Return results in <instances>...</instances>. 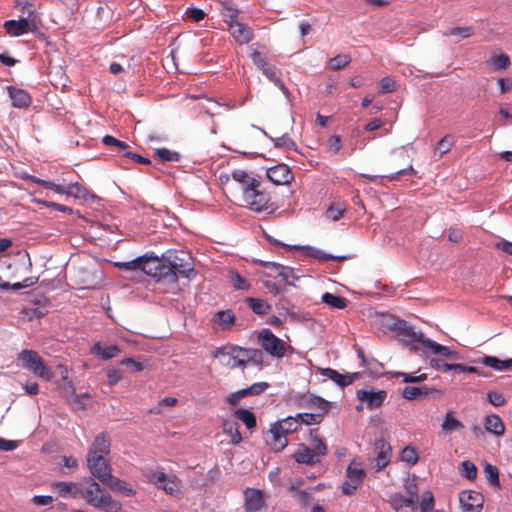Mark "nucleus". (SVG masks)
<instances>
[{"label": "nucleus", "mask_w": 512, "mask_h": 512, "mask_svg": "<svg viewBox=\"0 0 512 512\" xmlns=\"http://www.w3.org/2000/svg\"><path fill=\"white\" fill-rule=\"evenodd\" d=\"M262 73L271 81L274 83L275 86H277L282 92L284 95L288 96L289 95V90L288 88L285 86V84L277 77L276 75V71L273 67H266L265 69L262 70Z\"/></svg>", "instance_id": "nucleus-44"}, {"label": "nucleus", "mask_w": 512, "mask_h": 512, "mask_svg": "<svg viewBox=\"0 0 512 512\" xmlns=\"http://www.w3.org/2000/svg\"><path fill=\"white\" fill-rule=\"evenodd\" d=\"M488 401L496 407H500L506 402L503 394L496 391H490L488 393Z\"/></svg>", "instance_id": "nucleus-61"}, {"label": "nucleus", "mask_w": 512, "mask_h": 512, "mask_svg": "<svg viewBox=\"0 0 512 512\" xmlns=\"http://www.w3.org/2000/svg\"><path fill=\"white\" fill-rule=\"evenodd\" d=\"M26 12L27 18L19 17L18 20H8L4 22L3 27L8 34L17 37L38 30L39 16L34 5H28Z\"/></svg>", "instance_id": "nucleus-7"}, {"label": "nucleus", "mask_w": 512, "mask_h": 512, "mask_svg": "<svg viewBox=\"0 0 512 512\" xmlns=\"http://www.w3.org/2000/svg\"><path fill=\"white\" fill-rule=\"evenodd\" d=\"M236 317L231 309L220 310L214 314L212 322L220 330H227L235 323Z\"/></svg>", "instance_id": "nucleus-24"}, {"label": "nucleus", "mask_w": 512, "mask_h": 512, "mask_svg": "<svg viewBox=\"0 0 512 512\" xmlns=\"http://www.w3.org/2000/svg\"><path fill=\"white\" fill-rule=\"evenodd\" d=\"M144 479L164 490L167 494L180 498L182 496V483L175 475H166L164 472L145 469L142 472Z\"/></svg>", "instance_id": "nucleus-3"}, {"label": "nucleus", "mask_w": 512, "mask_h": 512, "mask_svg": "<svg viewBox=\"0 0 512 512\" xmlns=\"http://www.w3.org/2000/svg\"><path fill=\"white\" fill-rule=\"evenodd\" d=\"M228 31L235 39V41L240 44H247L253 39V31L246 24L240 23L238 21L229 22Z\"/></svg>", "instance_id": "nucleus-17"}, {"label": "nucleus", "mask_w": 512, "mask_h": 512, "mask_svg": "<svg viewBox=\"0 0 512 512\" xmlns=\"http://www.w3.org/2000/svg\"><path fill=\"white\" fill-rule=\"evenodd\" d=\"M267 177L276 185L289 184L293 180V174L286 164H278L269 168Z\"/></svg>", "instance_id": "nucleus-16"}, {"label": "nucleus", "mask_w": 512, "mask_h": 512, "mask_svg": "<svg viewBox=\"0 0 512 512\" xmlns=\"http://www.w3.org/2000/svg\"><path fill=\"white\" fill-rule=\"evenodd\" d=\"M346 476L352 483L360 485L366 476V472L361 464L354 459L347 467Z\"/></svg>", "instance_id": "nucleus-28"}, {"label": "nucleus", "mask_w": 512, "mask_h": 512, "mask_svg": "<svg viewBox=\"0 0 512 512\" xmlns=\"http://www.w3.org/2000/svg\"><path fill=\"white\" fill-rule=\"evenodd\" d=\"M220 11L224 17V21L229 25V22H235L239 14L238 8L232 0H223L220 3Z\"/></svg>", "instance_id": "nucleus-34"}, {"label": "nucleus", "mask_w": 512, "mask_h": 512, "mask_svg": "<svg viewBox=\"0 0 512 512\" xmlns=\"http://www.w3.org/2000/svg\"><path fill=\"white\" fill-rule=\"evenodd\" d=\"M485 429L497 436H501L505 432V426L498 415L492 414L485 418L484 423Z\"/></svg>", "instance_id": "nucleus-32"}, {"label": "nucleus", "mask_w": 512, "mask_h": 512, "mask_svg": "<svg viewBox=\"0 0 512 512\" xmlns=\"http://www.w3.org/2000/svg\"><path fill=\"white\" fill-rule=\"evenodd\" d=\"M276 424L285 434H289L297 431L301 425V422L298 420V417L296 415L294 417L289 416L277 422Z\"/></svg>", "instance_id": "nucleus-40"}, {"label": "nucleus", "mask_w": 512, "mask_h": 512, "mask_svg": "<svg viewBox=\"0 0 512 512\" xmlns=\"http://www.w3.org/2000/svg\"><path fill=\"white\" fill-rule=\"evenodd\" d=\"M86 190L79 183H70L65 187V194L68 196H73L75 198H83L85 196Z\"/></svg>", "instance_id": "nucleus-58"}, {"label": "nucleus", "mask_w": 512, "mask_h": 512, "mask_svg": "<svg viewBox=\"0 0 512 512\" xmlns=\"http://www.w3.org/2000/svg\"><path fill=\"white\" fill-rule=\"evenodd\" d=\"M116 266L123 270H141L157 280H166L169 283H176L178 280L171 267H166L164 259L156 256L143 255L132 261L117 262Z\"/></svg>", "instance_id": "nucleus-1"}, {"label": "nucleus", "mask_w": 512, "mask_h": 512, "mask_svg": "<svg viewBox=\"0 0 512 512\" xmlns=\"http://www.w3.org/2000/svg\"><path fill=\"white\" fill-rule=\"evenodd\" d=\"M223 431L230 436L232 444L237 445L242 441L241 433L239 432L238 424L234 420L226 419L223 422Z\"/></svg>", "instance_id": "nucleus-35"}, {"label": "nucleus", "mask_w": 512, "mask_h": 512, "mask_svg": "<svg viewBox=\"0 0 512 512\" xmlns=\"http://www.w3.org/2000/svg\"><path fill=\"white\" fill-rule=\"evenodd\" d=\"M186 15L188 18L192 19L195 22H199L204 19L205 13L202 9L199 8H188L186 11Z\"/></svg>", "instance_id": "nucleus-64"}, {"label": "nucleus", "mask_w": 512, "mask_h": 512, "mask_svg": "<svg viewBox=\"0 0 512 512\" xmlns=\"http://www.w3.org/2000/svg\"><path fill=\"white\" fill-rule=\"evenodd\" d=\"M383 324L394 331L401 341L407 344L420 343L423 344L424 334L420 331H416L412 325L405 320L399 319L394 316H387L384 318Z\"/></svg>", "instance_id": "nucleus-5"}, {"label": "nucleus", "mask_w": 512, "mask_h": 512, "mask_svg": "<svg viewBox=\"0 0 512 512\" xmlns=\"http://www.w3.org/2000/svg\"><path fill=\"white\" fill-rule=\"evenodd\" d=\"M489 63L495 71L504 70L510 65V58L507 54L501 53L491 57Z\"/></svg>", "instance_id": "nucleus-49"}, {"label": "nucleus", "mask_w": 512, "mask_h": 512, "mask_svg": "<svg viewBox=\"0 0 512 512\" xmlns=\"http://www.w3.org/2000/svg\"><path fill=\"white\" fill-rule=\"evenodd\" d=\"M92 352L100 356L102 359L108 360L113 357H116L121 352V350L117 345L103 346L101 345V343L98 342L93 346Z\"/></svg>", "instance_id": "nucleus-33"}, {"label": "nucleus", "mask_w": 512, "mask_h": 512, "mask_svg": "<svg viewBox=\"0 0 512 512\" xmlns=\"http://www.w3.org/2000/svg\"><path fill=\"white\" fill-rule=\"evenodd\" d=\"M377 455L374 459V468L377 471L385 468L391 459V446L388 442L380 440L376 444Z\"/></svg>", "instance_id": "nucleus-21"}, {"label": "nucleus", "mask_w": 512, "mask_h": 512, "mask_svg": "<svg viewBox=\"0 0 512 512\" xmlns=\"http://www.w3.org/2000/svg\"><path fill=\"white\" fill-rule=\"evenodd\" d=\"M294 249H303L305 250V254L313 257L315 259L321 260V261H329V260H344L346 259V256H334L328 253H325L324 251L311 247V246H293Z\"/></svg>", "instance_id": "nucleus-29"}, {"label": "nucleus", "mask_w": 512, "mask_h": 512, "mask_svg": "<svg viewBox=\"0 0 512 512\" xmlns=\"http://www.w3.org/2000/svg\"><path fill=\"white\" fill-rule=\"evenodd\" d=\"M270 139L277 148L297 150L296 143L287 134H283L275 138L270 137Z\"/></svg>", "instance_id": "nucleus-50"}, {"label": "nucleus", "mask_w": 512, "mask_h": 512, "mask_svg": "<svg viewBox=\"0 0 512 512\" xmlns=\"http://www.w3.org/2000/svg\"><path fill=\"white\" fill-rule=\"evenodd\" d=\"M86 460L90 474L100 482L111 473V466L107 457L87 455Z\"/></svg>", "instance_id": "nucleus-13"}, {"label": "nucleus", "mask_w": 512, "mask_h": 512, "mask_svg": "<svg viewBox=\"0 0 512 512\" xmlns=\"http://www.w3.org/2000/svg\"><path fill=\"white\" fill-rule=\"evenodd\" d=\"M17 359L21 362L24 369L29 370L34 375L46 381H50L53 378V372L45 365L43 359L36 351L28 349L22 350L18 354Z\"/></svg>", "instance_id": "nucleus-8"}, {"label": "nucleus", "mask_w": 512, "mask_h": 512, "mask_svg": "<svg viewBox=\"0 0 512 512\" xmlns=\"http://www.w3.org/2000/svg\"><path fill=\"white\" fill-rule=\"evenodd\" d=\"M309 441L312 446V450L317 452L321 457L325 456L327 454V446L323 442V440L318 436L316 431L311 430L309 434Z\"/></svg>", "instance_id": "nucleus-43"}, {"label": "nucleus", "mask_w": 512, "mask_h": 512, "mask_svg": "<svg viewBox=\"0 0 512 512\" xmlns=\"http://www.w3.org/2000/svg\"><path fill=\"white\" fill-rule=\"evenodd\" d=\"M454 143L455 141L453 136L446 135L445 137H443L437 144V150L439 151L440 155L449 152Z\"/></svg>", "instance_id": "nucleus-60"}, {"label": "nucleus", "mask_w": 512, "mask_h": 512, "mask_svg": "<svg viewBox=\"0 0 512 512\" xmlns=\"http://www.w3.org/2000/svg\"><path fill=\"white\" fill-rule=\"evenodd\" d=\"M321 375L335 382L340 387H346L353 383L354 379L359 376V373L341 374L332 368H321Z\"/></svg>", "instance_id": "nucleus-20"}, {"label": "nucleus", "mask_w": 512, "mask_h": 512, "mask_svg": "<svg viewBox=\"0 0 512 512\" xmlns=\"http://www.w3.org/2000/svg\"><path fill=\"white\" fill-rule=\"evenodd\" d=\"M213 357L218 359L219 363L230 369H244V358L242 357V347L227 345L217 348L213 352Z\"/></svg>", "instance_id": "nucleus-9"}, {"label": "nucleus", "mask_w": 512, "mask_h": 512, "mask_svg": "<svg viewBox=\"0 0 512 512\" xmlns=\"http://www.w3.org/2000/svg\"><path fill=\"white\" fill-rule=\"evenodd\" d=\"M460 473L463 477L473 480L477 475V467L471 461H463L461 463Z\"/></svg>", "instance_id": "nucleus-56"}, {"label": "nucleus", "mask_w": 512, "mask_h": 512, "mask_svg": "<svg viewBox=\"0 0 512 512\" xmlns=\"http://www.w3.org/2000/svg\"><path fill=\"white\" fill-rule=\"evenodd\" d=\"M474 363H480L490 367L496 371H504L512 369V359L501 360L494 356H483L482 358L474 360Z\"/></svg>", "instance_id": "nucleus-26"}, {"label": "nucleus", "mask_w": 512, "mask_h": 512, "mask_svg": "<svg viewBox=\"0 0 512 512\" xmlns=\"http://www.w3.org/2000/svg\"><path fill=\"white\" fill-rule=\"evenodd\" d=\"M53 489L57 491L59 496L61 497H77L81 496V489L82 486H80L78 483L74 482H55L53 483Z\"/></svg>", "instance_id": "nucleus-27"}, {"label": "nucleus", "mask_w": 512, "mask_h": 512, "mask_svg": "<svg viewBox=\"0 0 512 512\" xmlns=\"http://www.w3.org/2000/svg\"><path fill=\"white\" fill-rule=\"evenodd\" d=\"M111 450V438L106 432L97 434L88 450V456L107 457Z\"/></svg>", "instance_id": "nucleus-15"}, {"label": "nucleus", "mask_w": 512, "mask_h": 512, "mask_svg": "<svg viewBox=\"0 0 512 512\" xmlns=\"http://www.w3.org/2000/svg\"><path fill=\"white\" fill-rule=\"evenodd\" d=\"M7 89L14 107L25 108L31 104V96L25 90L13 86H8Z\"/></svg>", "instance_id": "nucleus-25"}, {"label": "nucleus", "mask_w": 512, "mask_h": 512, "mask_svg": "<svg viewBox=\"0 0 512 512\" xmlns=\"http://www.w3.org/2000/svg\"><path fill=\"white\" fill-rule=\"evenodd\" d=\"M459 501L463 512H481L484 500L481 493L467 490L459 494Z\"/></svg>", "instance_id": "nucleus-14"}, {"label": "nucleus", "mask_w": 512, "mask_h": 512, "mask_svg": "<svg viewBox=\"0 0 512 512\" xmlns=\"http://www.w3.org/2000/svg\"><path fill=\"white\" fill-rule=\"evenodd\" d=\"M484 473L487 481L493 486H499V471L496 466L486 464L484 467Z\"/></svg>", "instance_id": "nucleus-55"}, {"label": "nucleus", "mask_w": 512, "mask_h": 512, "mask_svg": "<svg viewBox=\"0 0 512 512\" xmlns=\"http://www.w3.org/2000/svg\"><path fill=\"white\" fill-rule=\"evenodd\" d=\"M231 177L236 182L242 184V192L247 188L254 187L259 184V181L251 177L247 172L243 170H235L231 173Z\"/></svg>", "instance_id": "nucleus-36"}, {"label": "nucleus", "mask_w": 512, "mask_h": 512, "mask_svg": "<svg viewBox=\"0 0 512 512\" xmlns=\"http://www.w3.org/2000/svg\"><path fill=\"white\" fill-rule=\"evenodd\" d=\"M166 267H171L172 273L192 279L196 276L193 268L192 257L185 251H167L163 256Z\"/></svg>", "instance_id": "nucleus-4"}, {"label": "nucleus", "mask_w": 512, "mask_h": 512, "mask_svg": "<svg viewBox=\"0 0 512 512\" xmlns=\"http://www.w3.org/2000/svg\"><path fill=\"white\" fill-rule=\"evenodd\" d=\"M260 183L243 191V200L246 207L254 212L271 214L275 207L271 203L270 194L260 189Z\"/></svg>", "instance_id": "nucleus-6"}, {"label": "nucleus", "mask_w": 512, "mask_h": 512, "mask_svg": "<svg viewBox=\"0 0 512 512\" xmlns=\"http://www.w3.org/2000/svg\"><path fill=\"white\" fill-rule=\"evenodd\" d=\"M242 357L244 358L245 368L248 362L260 363L262 359V352L258 349L242 348Z\"/></svg>", "instance_id": "nucleus-53"}, {"label": "nucleus", "mask_w": 512, "mask_h": 512, "mask_svg": "<svg viewBox=\"0 0 512 512\" xmlns=\"http://www.w3.org/2000/svg\"><path fill=\"white\" fill-rule=\"evenodd\" d=\"M463 427V424L458 419L453 417L451 412L446 413L444 421L441 425V428L445 433H451L453 431L460 430Z\"/></svg>", "instance_id": "nucleus-42"}, {"label": "nucleus", "mask_w": 512, "mask_h": 512, "mask_svg": "<svg viewBox=\"0 0 512 512\" xmlns=\"http://www.w3.org/2000/svg\"><path fill=\"white\" fill-rule=\"evenodd\" d=\"M322 301L328 306L336 309L346 308L348 302L347 299L329 292L322 295Z\"/></svg>", "instance_id": "nucleus-41"}, {"label": "nucleus", "mask_w": 512, "mask_h": 512, "mask_svg": "<svg viewBox=\"0 0 512 512\" xmlns=\"http://www.w3.org/2000/svg\"><path fill=\"white\" fill-rule=\"evenodd\" d=\"M434 510V496L431 491H426L420 502V512H429Z\"/></svg>", "instance_id": "nucleus-59"}, {"label": "nucleus", "mask_w": 512, "mask_h": 512, "mask_svg": "<svg viewBox=\"0 0 512 512\" xmlns=\"http://www.w3.org/2000/svg\"><path fill=\"white\" fill-rule=\"evenodd\" d=\"M245 512H261L267 509L265 496L262 490L246 488L243 492Z\"/></svg>", "instance_id": "nucleus-11"}, {"label": "nucleus", "mask_w": 512, "mask_h": 512, "mask_svg": "<svg viewBox=\"0 0 512 512\" xmlns=\"http://www.w3.org/2000/svg\"><path fill=\"white\" fill-rule=\"evenodd\" d=\"M86 483L87 486L81 489V497L87 504L105 512H120L122 510L121 503L114 500L93 478H89Z\"/></svg>", "instance_id": "nucleus-2"}, {"label": "nucleus", "mask_w": 512, "mask_h": 512, "mask_svg": "<svg viewBox=\"0 0 512 512\" xmlns=\"http://www.w3.org/2000/svg\"><path fill=\"white\" fill-rule=\"evenodd\" d=\"M246 303L257 315H266L269 313L271 306L262 299L249 297Z\"/></svg>", "instance_id": "nucleus-39"}, {"label": "nucleus", "mask_w": 512, "mask_h": 512, "mask_svg": "<svg viewBox=\"0 0 512 512\" xmlns=\"http://www.w3.org/2000/svg\"><path fill=\"white\" fill-rule=\"evenodd\" d=\"M268 386L267 382H257L247 388L241 389V394L243 397L260 395Z\"/></svg>", "instance_id": "nucleus-51"}, {"label": "nucleus", "mask_w": 512, "mask_h": 512, "mask_svg": "<svg viewBox=\"0 0 512 512\" xmlns=\"http://www.w3.org/2000/svg\"><path fill=\"white\" fill-rule=\"evenodd\" d=\"M261 265L281 277L289 285H294L290 280H298L299 275L296 274L295 270L291 267L284 266L275 262H261Z\"/></svg>", "instance_id": "nucleus-18"}, {"label": "nucleus", "mask_w": 512, "mask_h": 512, "mask_svg": "<svg viewBox=\"0 0 512 512\" xmlns=\"http://www.w3.org/2000/svg\"><path fill=\"white\" fill-rule=\"evenodd\" d=\"M295 461L299 464L314 465L321 461V456L310 447L301 445L293 455Z\"/></svg>", "instance_id": "nucleus-23"}, {"label": "nucleus", "mask_w": 512, "mask_h": 512, "mask_svg": "<svg viewBox=\"0 0 512 512\" xmlns=\"http://www.w3.org/2000/svg\"><path fill=\"white\" fill-rule=\"evenodd\" d=\"M230 283L237 290H248L250 288V283L235 271L230 273Z\"/></svg>", "instance_id": "nucleus-54"}, {"label": "nucleus", "mask_w": 512, "mask_h": 512, "mask_svg": "<svg viewBox=\"0 0 512 512\" xmlns=\"http://www.w3.org/2000/svg\"><path fill=\"white\" fill-rule=\"evenodd\" d=\"M474 33V30L470 26L466 27H453L450 28L448 31L444 32L445 36H455L457 37V41L460 39H465L470 36H472Z\"/></svg>", "instance_id": "nucleus-47"}, {"label": "nucleus", "mask_w": 512, "mask_h": 512, "mask_svg": "<svg viewBox=\"0 0 512 512\" xmlns=\"http://www.w3.org/2000/svg\"><path fill=\"white\" fill-rule=\"evenodd\" d=\"M402 397L407 400H414L422 396L428 395V391L425 388L407 386L402 390Z\"/></svg>", "instance_id": "nucleus-46"}, {"label": "nucleus", "mask_w": 512, "mask_h": 512, "mask_svg": "<svg viewBox=\"0 0 512 512\" xmlns=\"http://www.w3.org/2000/svg\"><path fill=\"white\" fill-rule=\"evenodd\" d=\"M395 81L391 77H384L380 81V92L385 94L394 91Z\"/></svg>", "instance_id": "nucleus-62"}, {"label": "nucleus", "mask_w": 512, "mask_h": 512, "mask_svg": "<svg viewBox=\"0 0 512 512\" xmlns=\"http://www.w3.org/2000/svg\"><path fill=\"white\" fill-rule=\"evenodd\" d=\"M155 155L162 162H178L180 160V154L178 152L169 150L167 148L156 149Z\"/></svg>", "instance_id": "nucleus-48"}, {"label": "nucleus", "mask_w": 512, "mask_h": 512, "mask_svg": "<svg viewBox=\"0 0 512 512\" xmlns=\"http://www.w3.org/2000/svg\"><path fill=\"white\" fill-rule=\"evenodd\" d=\"M323 413H298L297 417L301 424H319L323 420Z\"/></svg>", "instance_id": "nucleus-52"}, {"label": "nucleus", "mask_w": 512, "mask_h": 512, "mask_svg": "<svg viewBox=\"0 0 512 512\" xmlns=\"http://www.w3.org/2000/svg\"><path fill=\"white\" fill-rule=\"evenodd\" d=\"M258 342L262 349L272 357L282 358L285 355V342L269 329H263L259 332Z\"/></svg>", "instance_id": "nucleus-10"}, {"label": "nucleus", "mask_w": 512, "mask_h": 512, "mask_svg": "<svg viewBox=\"0 0 512 512\" xmlns=\"http://www.w3.org/2000/svg\"><path fill=\"white\" fill-rule=\"evenodd\" d=\"M350 61L351 57L348 54H339L329 60L328 68L332 71H338L347 66Z\"/></svg>", "instance_id": "nucleus-45"}, {"label": "nucleus", "mask_w": 512, "mask_h": 512, "mask_svg": "<svg viewBox=\"0 0 512 512\" xmlns=\"http://www.w3.org/2000/svg\"><path fill=\"white\" fill-rule=\"evenodd\" d=\"M270 434H271V437H272V440L270 442V445L273 447L274 450L276 451H280L282 449H284L286 446H287V437L285 434L278 426L277 424H273L271 429H270Z\"/></svg>", "instance_id": "nucleus-31"}, {"label": "nucleus", "mask_w": 512, "mask_h": 512, "mask_svg": "<svg viewBox=\"0 0 512 512\" xmlns=\"http://www.w3.org/2000/svg\"><path fill=\"white\" fill-rule=\"evenodd\" d=\"M101 482L109 487L112 491L119 492L127 497H131L136 494V491L125 481L113 476L111 473Z\"/></svg>", "instance_id": "nucleus-22"}, {"label": "nucleus", "mask_w": 512, "mask_h": 512, "mask_svg": "<svg viewBox=\"0 0 512 512\" xmlns=\"http://www.w3.org/2000/svg\"><path fill=\"white\" fill-rule=\"evenodd\" d=\"M418 459L417 451L411 446H406L401 452V460L410 465H415Z\"/></svg>", "instance_id": "nucleus-57"}, {"label": "nucleus", "mask_w": 512, "mask_h": 512, "mask_svg": "<svg viewBox=\"0 0 512 512\" xmlns=\"http://www.w3.org/2000/svg\"><path fill=\"white\" fill-rule=\"evenodd\" d=\"M389 503L396 512H416L417 510V502L400 493L390 495Z\"/></svg>", "instance_id": "nucleus-19"}, {"label": "nucleus", "mask_w": 512, "mask_h": 512, "mask_svg": "<svg viewBox=\"0 0 512 512\" xmlns=\"http://www.w3.org/2000/svg\"><path fill=\"white\" fill-rule=\"evenodd\" d=\"M303 402L308 408L317 409L319 410L318 413H323V415L327 413L330 408V403L328 401L312 394L305 395L303 397Z\"/></svg>", "instance_id": "nucleus-30"}, {"label": "nucleus", "mask_w": 512, "mask_h": 512, "mask_svg": "<svg viewBox=\"0 0 512 512\" xmlns=\"http://www.w3.org/2000/svg\"><path fill=\"white\" fill-rule=\"evenodd\" d=\"M234 415L244 423L247 429H253L256 427V416L251 411L244 408H238L234 411Z\"/></svg>", "instance_id": "nucleus-38"}, {"label": "nucleus", "mask_w": 512, "mask_h": 512, "mask_svg": "<svg viewBox=\"0 0 512 512\" xmlns=\"http://www.w3.org/2000/svg\"><path fill=\"white\" fill-rule=\"evenodd\" d=\"M425 348L432 350L434 354H439L444 357H456L457 353L451 351L448 347L438 344L429 338H426L422 344Z\"/></svg>", "instance_id": "nucleus-37"}, {"label": "nucleus", "mask_w": 512, "mask_h": 512, "mask_svg": "<svg viewBox=\"0 0 512 512\" xmlns=\"http://www.w3.org/2000/svg\"><path fill=\"white\" fill-rule=\"evenodd\" d=\"M345 209L344 208H341V207H338V206H334V205H331L328 209H327V212H326V215L329 219L333 220V221H337L339 220L342 216H343V213H344Z\"/></svg>", "instance_id": "nucleus-63"}, {"label": "nucleus", "mask_w": 512, "mask_h": 512, "mask_svg": "<svg viewBox=\"0 0 512 512\" xmlns=\"http://www.w3.org/2000/svg\"><path fill=\"white\" fill-rule=\"evenodd\" d=\"M387 392L385 390L375 391L373 388H364L357 391V398L366 404L370 410L380 408L386 400Z\"/></svg>", "instance_id": "nucleus-12"}]
</instances>
